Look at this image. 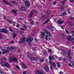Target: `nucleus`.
Wrapping results in <instances>:
<instances>
[{
    "mask_svg": "<svg viewBox=\"0 0 74 74\" xmlns=\"http://www.w3.org/2000/svg\"><path fill=\"white\" fill-rule=\"evenodd\" d=\"M22 11L26 10V8L24 7H22L20 9Z\"/></svg>",
    "mask_w": 74,
    "mask_h": 74,
    "instance_id": "f3484780",
    "label": "nucleus"
},
{
    "mask_svg": "<svg viewBox=\"0 0 74 74\" xmlns=\"http://www.w3.org/2000/svg\"><path fill=\"white\" fill-rule=\"evenodd\" d=\"M26 73H27V71H25L24 72H23V74H26Z\"/></svg>",
    "mask_w": 74,
    "mask_h": 74,
    "instance_id": "e433bc0d",
    "label": "nucleus"
},
{
    "mask_svg": "<svg viewBox=\"0 0 74 74\" xmlns=\"http://www.w3.org/2000/svg\"><path fill=\"white\" fill-rule=\"evenodd\" d=\"M10 30L11 32H13V30H12V29L11 27H10Z\"/></svg>",
    "mask_w": 74,
    "mask_h": 74,
    "instance_id": "37998d69",
    "label": "nucleus"
},
{
    "mask_svg": "<svg viewBox=\"0 0 74 74\" xmlns=\"http://www.w3.org/2000/svg\"><path fill=\"white\" fill-rule=\"evenodd\" d=\"M11 60L15 63L18 62V59L16 58H13L11 59Z\"/></svg>",
    "mask_w": 74,
    "mask_h": 74,
    "instance_id": "7ed1b4c3",
    "label": "nucleus"
},
{
    "mask_svg": "<svg viewBox=\"0 0 74 74\" xmlns=\"http://www.w3.org/2000/svg\"><path fill=\"white\" fill-rule=\"evenodd\" d=\"M1 64L2 65V66H4L5 67H10V64L7 62H2L1 63Z\"/></svg>",
    "mask_w": 74,
    "mask_h": 74,
    "instance_id": "f257e3e1",
    "label": "nucleus"
},
{
    "mask_svg": "<svg viewBox=\"0 0 74 74\" xmlns=\"http://www.w3.org/2000/svg\"><path fill=\"white\" fill-rule=\"evenodd\" d=\"M54 59H55V58H54V57H53L52 56H51L49 57V60L51 61V60H53Z\"/></svg>",
    "mask_w": 74,
    "mask_h": 74,
    "instance_id": "ddd939ff",
    "label": "nucleus"
},
{
    "mask_svg": "<svg viewBox=\"0 0 74 74\" xmlns=\"http://www.w3.org/2000/svg\"><path fill=\"white\" fill-rule=\"evenodd\" d=\"M49 22V21H48V20H46L45 22H44V24H46V23H48Z\"/></svg>",
    "mask_w": 74,
    "mask_h": 74,
    "instance_id": "cd10ccee",
    "label": "nucleus"
},
{
    "mask_svg": "<svg viewBox=\"0 0 74 74\" xmlns=\"http://www.w3.org/2000/svg\"><path fill=\"white\" fill-rule=\"evenodd\" d=\"M22 66L23 68V69H27V66L25 64H22Z\"/></svg>",
    "mask_w": 74,
    "mask_h": 74,
    "instance_id": "2eb2a0df",
    "label": "nucleus"
},
{
    "mask_svg": "<svg viewBox=\"0 0 74 74\" xmlns=\"http://www.w3.org/2000/svg\"><path fill=\"white\" fill-rule=\"evenodd\" d=\"M48 51L49 52H52V51L51 49H49Z\"/></svg>",
    "mask_w": 74,
    "mask_h": 74,
    "instance_id": "09e8293b",
    "label": "nucleus"
},
{
    "mask_svg": "<svg viewBox=\"0 0 74 74\" xmlns=\"http://www.w3.org/2000/svg\"><path fill=\"white\" fill-rule=\"evenodd\" d=\"M71 41L73 44L74 43V38L71 40Z\"/></svg>",
    "mask_w": 74,
    "mask_h": 74,
    "instance_id": "c85d7f7f",
    "label": "nucleus"
},
{
    "mask_svg": "<svg viewBox=\"0 0 74 74\" xmlns=\"http://www.w3.org/2000/svg\"><path fill=\"white\" fill-rule=\"evenodd\" d=\"M61 27L62 29H63L64 30V25H61Z\"/></svg>",
    "mask_w": 74,
    "mask_h": 74,
    "instance_id": "ea45409f",
    "label": "nucleus"
},
{
    "mask_svg": "<svg viewBox=\"0 0 74 74\" xmlns=\"http://www.w3.org/2000/svg\"><path fill=\"white\" fill-rule=\"evenodd\" d=\"M0 32H4L6 34H7L8 33V31H7V29L5 28L0 29Z\"/></svg>",
    "mask_w": 74,
    "mask_h": 74,
    "instance_id": "f03ea898",
    "label": "nucleus"
},
{
    "mask_svg": "<svg viewBox=\"0 0 74 74\" xmlns=\"http://www.w3.org/2000/svg\"><path fill=\"white\" fill-rule=\"evenodd\" d=\"M29 59L30 60H31V61H32V60H33V58H32L29 57Z\"/></svg>",
    "mask_w": 74,
    "mask_h": 74,
    "instance_id": "49530a36",
    "label": "nucleus"
},
{
    "mask_svg": "<svg viewBox=\"0 0 74 74\" xmlns=\"http://www.w3.org/2000/svg\"><path fill=\"white\" fill-rule=\"evenodd\" d=\"M68 59H72V57L70 56H68Z\"/></svg>",
    "mask_w": 74,
    "mask_h": 74,
    "instance_id": "393cba45",
    "label": "nucleus"
},
{
    "mask_svg": "<svg viewBox=\"0 0 74 74\" xmlns=\"http://www.w3.org/2000/svg\"><path fill=\"white\" fill-rule=\"evenodd\" d=\"M13 38H15V37L16 36V33H14L13 34Z\"/></svg>",
    "mask_w": 74,
    "mask_h": 74,
    "instance_id": "aec40b11",
    "label": "nucleus"
},
{
    "mask_svg": "<svg viewBox=\"0 0 74 74\" xmlns=\"http://www.w3.org/2000/svg\"><path fill=\"white\" fill-rule=\"evenodd\" d=\"M47 34L49 37H51V33H50L49 32H48Z\"/></svg>",
    "mask_w": 74,
    "mask_h": 74,
    "instance_id": "bb28decb",
    "label": "nucleus"
},
{
    "mask_svg": "<svg viewBox=\"0 0 74 74\" xmlns=\"http://www.w3.org/2000/svg\"><path fill=\"white\" fill-rule=\"evenodd\" d=\"M44 54L45 55H47V52L46 51H44Z\"/></svg>",
    "mask_w": 74,
    "mask_h": 74,
    "instance_id": "864d4df0",
    "label": "nucleus"
},
{
    "mask_svg": "<svg viewBox=\"0 0 74 74\" xmlns=\"http://www.w3.org/2000/svg\"><path fill=\"white\" fill-rule=\"evenodd\" d=\"M25 42V38H23L19 41V42L20 44H21L22 42Z\"/></svg>",
    "mask_w": 74,
    "mask_h": 74,
    "instance_id": "423d86ee",
    "label": "nucleus"
},
{
    "mask_svg": "<svg viewBox=\"0 0 74 74\" xmlns=\"http://www.w3.org/2000/svg\"><path fill=\"white\" fill-rule=\"evenodd\" d=\"M49 62L50 63V64H52V62L51 61H50Z\"/></svg>",
    "mask_w": 74,
    "mask_h": 74,
    "instance_id": "bf43d9fd",
    "label": "nucleus"
},
{
    "mask_svg": "<svg viewBox=\"0 0 74 74\" xmlns=\"http://www.w3.org/2000/svg\"><path fill=\"white\" fill-rule=\"evenodd\" d=\"M66 15V12H64L63 13L62 16H64V15Z\"/></svg>",
    "mask_w": 74,
    "mask_h": 74,
    "instance_id": "de8ad7c7",
    "label": "nucleus"
},
{
    "mask_svg": "<svg viewBox=\"0 0 74 74\" xmlns=\"http://www.w3.org/2000/svg\"><path fill=\"white\" fill-rule=\"evenodd\" d=\"M68 25L70 26H73L74 25V23L71 21H69L68 22Z\"/></svg>",
    "mask_w": 74,
    "mask_h": 74,
    "instance_id": "6e6552de",
    "label": "nucleus"
},
{
    "mask_svg": "<svg viewBox=\"0 0 74 74\" xmlns=\"http://www.w3.org/2000/svg\"><path fill=\"white\" fill-rule=\"evenodd\" d=\"M57 66L58 67H60L61 66V65L60 64H59V65H57Z\"/></svg>",
    "mask_w": 74,
    "mask_h": 74,
    "instance_id": "680f3d73",
    "label": "nucleus"
},
{
    "mask_svg": "<svg viewBox=\"0 0 74 74\" xmlns=\"http://www.w3.org/2000/svg\"><path fill=\"white\" fill-rule=\"evenodd\" d=\"M71 33H73L72 34V35L73 36H74V31H71Z\"/></svg>",
    "mask_w": 74,
    "mask_h": 74,
    "instance_id": "a19ab883",
    "label": "nucleus"
},
{
    "mask_svg": "<svg viewBox=\"0 0 74 74\" xmlns=\"http://www.w3.org/2000/svg\"><path fill=\"white\" fill-rule=\"evenodd\" d=\"M57 4V2L56 1H54L53 3V4Z\"/></svg>",
    "mask_w": 74,
    "mask_h": 74,
    "instance_id": "603ef678",
    "label": "nucleus"
},
{
    "mask_svg": "<svg viewBox=\"0 0 74 74\" xmlns=\"http://www.w3.org/2000/svg\"><path fill=\"white\" fill-rule=\"evenodd\" d=\"M3 1L4 3L5 4H6V5H11L10 3L9 2V1H7L5 0H3Z\"/></svg>",
    "mask_w": 74,
    "mask_h": 74,
    "instance_id": "39448f33",
    "label": "nucleus"
},
{
    "mask_svg": "<svg viewBox=\"0 0 74 74\" xmlns=\"http://www.w3.org/2000/svg\"><path fill=\"white\" fill-rule=\"evenodd\" d=\"M34 60H35V61H36V60H37V58L36 57L34 58Z\"/></svg>",
    "mask_w": 74,
    "mask_h": 74,
    "instance_id": "79ce46f5",
    "label": "nucleus"
},
{
    "mask_svg": "<svg viewBox=\"0 0 74 74\" xmlns=\"http://www.w3.org/2000/svg\"><path fill=\"white\" fill-rule=\"evenodd\" d=\"M46 28L48 29H52V27H49L48 26H46Z\"/></svg>",
    "mask_w": 74,
    "mask_h": 74,
    "instance_id": "b1692460",
    "label": "nucleus"
},
{
    "mask_svg": "<svg viewBox=\"0 0 74 74\" xmlns=\"http://www.w3.org/2000/svg\"><path fill=\"white\" fill-rule=\"evenodd\" d=\"M43 61H44V59L42 58H41L40 60V62H42Z\"/></svg>",
    "mask_w": 74,
    "mask_h": 74,
    "instance_id": "f704fd0d",
    "label": "nucleus"
},
{
    "mask_svg": "<svg viewBox=\"0 0 74 74\" xmlns=\"http://www.w3.org/2000/svg\"><path fill=\"white\" fill-rule=\"evenodd\" d=\"M68 65L69 66H70V67H71V64H69Z\"/></svg>",
    "mask_w": 74,
    "mask_h": 74,
    "instance_id": "052dcab7",
    "label": "nucleus"
},
{
    "mask_svg": "<svg viewBox=\"0 0 74 74\" xmlns=\"http://www.w3.org/2000/svg\"><path fill=\"white\" fill-rule=\"evenodd\" d=\"M11 3L13 4H15L16 3V1H12Z\"/></svg>",
    "mask_w": 74,
    "mask_h": 74,
    "instance_id": "a878e982",
    "label": "nucleus"
},
{
    "mask_svg": "<svg viewBox=\"0 0 74 74\" xmlns=\"http://www.w3.org/2000/svg\"><path fill=\"white\" fill-rule=\"evenodd\" d=\"M70 1L71 2H74V0H70Z\"/></svg>",
    "mask_w": 74,
    "mask_h": 74,
    "instance_id": "338daca9",
    "label": "nucleus"
},
{
    "mask_svg": "<svg viewBox=\"0 0 74 74\" xmlns=\"http://www.w3.org/2000/svg\"><path fill=\"white\" fill-rule=\"evenodd\" d=\"M67 38L68 40L70 41L71 40V38H72V36H71L69 35L67 37Z\"/></svg>",
    "mask_w": 74,
    "mask_h": 74,
    "instance_id": "4468645a",
    "label": "nucleus"
},
{
    "mask_svg": "<svg viewBox=\"0 0 74 74\" xmlns=\"http://www.w3.org/2000/svg\"><path fill=\"white\" fill-rule=\"evenodd\" d=\"M65 32L66 33H67V34H69V31L67 30V29H65Z\"/></svg>",
    "mask_w": 74,
    "mask_h": 74,
    "instance_id": "c9c22d12",
    "label": "nucleus"
},
{
    "mask_svg": "<svg viewBox=\"0 0 74 74\" xmlns=\"http://www.w3.org/2000/svg\"><path fill=\"white\" fill-rule=\"evenodd\" d=\"M36 73L37 74H44V73H42V72L39 71H37Z\"/></svg>",
    "mask_w": 74,
    "mask_h": 74,
    "instance_id": "a211bd4d",
    "label": "nucleus"
},
{
    "mask_svg": "<svg viewBox=\"0 0 74 74\" xmlns=\"http://www.w3.org/2000/svg\"><path fill=\"white\" fill-rule=\"evenodd\" d=\"M45 68L44 70L45 71H46V72H47V73H48V71H49V68H48V66H45Z\"/></svg>",
    "mask_w": 74,
    "mask_h": 74,
    "instance_id": "0eeeda50",
    "label": "nucleus"
},
{
    "mask_svg": "<svg viewBox=\"0 0 74 74\" xmlns=\"http://www.w3.org/2000/svg\"><path fill=\"white\" fill-rule=\"evenodd\" d=\"M42 20H44V19H45V16H43L42 17Z\"/></svg>",
    "mask_w": 74,
    "mask_h": 74,
    "instance_id": "7c9ffc66",
    "label": "nucleus"
},
{
    "mask_svg": "<svg viewBox=\"0 0 74 74\" xmlns=\"http://www.w3.org/2000/svg\"><path fill=\"white\" fill-rule=\"evenodd\" d=\"M33 38H30V37H29L28 39H27V38L26 42H27L29 40L31 41H33Z\"/></svg>",
    "mask_w": 74,
    "mask_h": 74,
    "instance_id": "9d476101",
    "label": "nucleus"
},
{
    "mask_svg": "<svg viewBox=\"0 0 74 74\" xmlns=\"http://www.w3.org/2000/svg\"><path fill=\"white\" fill-rule=\"evenodd\" d=\"M5 51L6 53H8L9 52V50L6 49H5Z\"/></svg>",
    "mask_w": 74,
    "mask_h": 74,
    "instance_id": "473e14b6",
    "label": "nucleus"
},
{
    "mask_svg": "<svg viewBox=\"0 0 74 74\" xmlns=\"http://www.w3.org/2000/svg\"><path fill=\"white\" fill-rule=\"evenodd\" d=\"M47 13L48 14H50V13H51V10H48V11L47 12Z\"/></svg>",
    "mask_w": 74,
    "mask_h": 74,
    "instance_id": "c756f323",
    "label": "nucleus"
},
{
    "mask_svg": "<svg viewBox=\"0 0 74 74\" xmlns=\"http://www.w3.org/2000/svg\"><path fill=\"white\" fill-rule=\"evenodd\" d=\"M14 14H16V15L17 14V13L16 12V10L15 11V12H14Z\"/></svg>",
    "mask_w": 74,
    "mask_h": 74,
    "instance_id": "4d7b16f0",
    "label": "nucleus"
},
{
    "mask_svg": "<svg viewBox=\"0 0 74 74\" xmlns=\"http://www.w3.org/2000/svg\"><path fill=\"white\" fill-rule=\"evenodd\" d=\"M34 11H33L29 15V16L30 18H32L33 16V14H34Z\"/></svg>",
    "mask_w": 74,
    "mask_h": 74,
    "instance_id": "f8f14e48",
    "label": "nucleus"
},
{
    "mask_svg": "<svg viewBox=\"0 0 74 74\" xmlns=\"http://www.w3.org/2000/svg\"><path fill=\"white\" fill-rule=\"evenodd\" d=\"M70 19L71 20H73V19H74V18L73 17H71L70 18Z\"/></svg>",
    "mask_w": 74,
    "mask_h": 74,
    "instance_id": "69168bd1",
    "label": "nucleus"
},
{
    "mask_svg": "<svg viewBox=\"0 0 74 74\" xmlns=\"http://www.w3.org/2000/svg\"><path fill=\"white\" fill-rule=\"evenodd\" d=\"M62 37L63 38H65V36H64V35L63 34H62Z\"/></svg>",
    "mask_w": 74,
    "mask_h": 74,
    "instance_id": "a18cd8bd",
    "label": "nucleus"
},
{
    "mask_svg": "<svg viewBox=\"0 0 74 74\" xmlns=\"http://www.w3.org/2000/svg\"><path fill=\"white\" fill-rule=\"evenodd\" d=\"M31 24H32V25H34V22L33 21L31 22Z\"/></svg>",
    "mask_w": 74,
    "mask_h": 74,
    "instance_id": "6e6d98bb",
    "label": "nucleus"
},
{
    "mask_svg": "<svg viewBox=\"0 0 74 74\" xmlns=\"http://www.w3.org/2000/svg\"><path fill=\"white\" fill-rule=\"evenodd\" d=\"M61 3L62 4L64 5L65 4V2H64L62 1L61 2Z\"/></svg>",
    "mask_w": 74,
    "mask_h": 74,
    "instance_id": "58836bf2",
    "label": "nucleus"
},
{
    "mask_svg": "<svg viewBox=\"0 0 74 74\" xmlns=\"http://www.w3.org/2000/svg\"><path fill=\"white\" fill-rule=\"evenodd\" d=\"M6 53L5 49H4L2 50V54H5Z\"/></svg>",
    "mask_w": 74,
    "mask_h": 74,
    "instance_id": "6ab92c4d",
    "label": "nucleus"
},
{
    "mask_svg": "<svg viewBox=\"0 0 74 74\" xmlns=\"http://www.w3.org/2000/svg\"><path fill=\"white\" fill-rule=\"evenodd\" d=\"M16 67L17 69H18V70H19L20 69L19 66H18L16 65Z\"/></svg>",
    "mask_w": 74,
    "mask_h": 74,
    "instance_id": "4c0bfd02",
    "label": "nucleus"
},
{
    "mask_svg": "<svg viewBox=\"0 0 74 74\" xmlns=\"http://www.w3.org/2000/svg\"><path fill=\"white\" fill-rule=\"evenodd\" d=\"M56 64L57 66H58V65L60 64V63L59 62H58L56 63Z\"/></svg>",
    "mask_w": 74,
    "mask_h": 74,
    "instance_id": "8fccbe9b",
    "label": "nucleus"
},
{
    "mask_svg": "<svg viewBox=\"0 0 74 74\" xmlns=\"http://www.w3.org/2000/svg\"><path fill=\"white\" fill-rule=\"evenodd\" d=\"M16 11V10L15 9H13L12 10H11V11L12 12H14Z\"/></svg>",
    "mask_w": 74,
    "mask_h": 74,
    "instance_id": "72a5a7b5",
    "label": "nucleus"
},
{
    "mask_svg": "<svg viewBox=\"0 0 74 74\" xmlns=\"http://www.w3.org/2000/svg\"><path fill=\"white\" fill-rule=\"evenodd\" d=\"M15 48L14 47H10L8 46L7 47V49H9V50H11L12 49H14Z\"/></svg>",
    "mask_w": 74,
    "mask_h": 74,
    "instance_id": "1a4fd4ad",
    "label": "nucleus"
},
{
    "mask_svg": "<svg viewBox=\"0 0 74 74\" xmlns=\"http://www.w3.org/2000/svg\"><path fill=\"white\" fill-rule=\"evenodd\" d=\"M52 64H53V67L54 68H55L56 67V64H55V63H54V62H53Z\"/></svg>",
    "mask_w": 74,
    "mask_h": 74,
    "instance_id": "4be33fe9",
    "label": "nucleus"
},
{
    "mask_svg": "<svg viewBox=\"0 0 74 74\" xmlns=\"http://www.w3.org/2000/svg\"><path fill=\"white\" fill-rule=\"evenodd\" d=\"M59 73L60 74H62V71H61Z\"/></svg>",
    "mask_w": 74,
    "mask_h": 74,
    "instance_id": "774afa93",
    "label": "nucleus"
},
{
    "mask_svg": "<svg viewBox=\"0 0 74 74\" xmlns=\"http://www.w3.org/2000/svg\"><path fill=\"white\" fill-rule=\"evenodd\" d=\"M6 60V58H3L2 59V61H4V60Z\"/></svg>",
    "mask_w": 74,
    "mask_h": 74,
    "instance_id": "2f4dec72",
    "label": "nucleus"
},
{
    "mask_svg": "<svg viewBox=\"0 0 74 74\" xmlns=\"http://www.w3.org/2000/svg\"><path fill=\"white\" fill-rule=\"evenodd\" d=\"M50 68L51 70H53V67H52V66H50Z\"/></svg>",
    "mask_w": 74,
    "mask_h": 74,
    "instance_id": "3c124183",
    "label": "nucleus"
},
{
    "mask_svg": "<svg viewBox=\"0 0 74 74\" xmlns=\"http://www.w3.org/2000/svg\"><path fill=\"white\" fill-rule=\"evenodd\" d=\"M24 3L26 6H27V7H30V2H27V1H24Z\"/></svg>",
    "mask_w": 74,
    "mask_h": 74,
    "instance_id": "20e7f679",
    "label": "nucleus"
},
{
    "mask_svg": "<svg viewBox=\"0 0 74 74\" xmlns=\"http://www.w3.org/2000/svg\"><path fill=\"white\" fill-rule=\"evenodd\" d=\"M20 29V30H23V31H24V30H25V29L23 28H21Z\"/></svg>",
    "mask_w": 74,
    "mask_h": 74,
    "instance_id": "c03bdc74",
    "label": "nucleus"
},
{
    "mask_svg": "<svg viewBox=\"0 0 74 74\" xmlns=\"http://www.w3.org/2000/svg\"><path fill=\"white\" fill-rule=\"evenodd\" d=\"M28 45L30 46V47H31V46H32V45L30 44V42L29 43Z\"/></svg>",
    "mask_w": 74,
    "mask_h": 74,
    "instance_id": "13d9d810",
    "label": "nucleus"
},
{
    "mask_svg": "<svg viewBox=\"0 0 74 74\" xmlns=\"http://www.w3.org/2000/svg\"><path fill=\"white\" fill-rule=\"evenodd\" d=\"M44 31L45 33L47 34L49 32H48L45 29H44Z\"/></svg>",
    "mask_w": 74,
    "mask_h": 74,
    "instance_id": "5701e85b",
    "label": "nucleus"
},
{
    "mask_svg": "<svg viewBox=\"0 0 74 74\" xmlns=\"http://www.w3.org/2000/svg\"><path fill=\"white\" fill-rule=\"evenodd\" d=\"M58 22L59 24L60 25H62L63 23V21H61L60 20H58Z\"/></svg>",
    "mask_w": 74,
    "mask_h": 74,
    "instance_id": "dca6fc26",
    "label": "nucleus"
},
{
    "mask_svg": "<svg viewBox=\"0 0 74 74\" xmlns=\"http://www.w3.org/2000/svg\"><path fill=\"white\" fill-rule=\"evenodd\" d=\"M45 32H42L41 33V35H40V37L42 38H44V36H45Z\"/></svg>",
    "mask_w": 74,
    "mask_h": 74,
    "instance_id": "9b49d317",
    "label": "nucleus"
},
{
    "mask_svg": "<svg viewBox=\"0 0 74 74\" xmlns=\"http://www.w3.org/2000/svg\"><path fill=\"white\" fill-rule=\"evenodd\" d=\"M71 54V51L69 50V51L68 52V56H70Z\"/></svg>",
    "mask_w": 74,
    "mask_h": 74,
    "instance_id": "412c9836",
    "label": "nucleus"
},
{
    "mask_svg": "<svg viewBox=\"0 0 74 74\" xmlns=\"http://www.w3.org/2000/svg\"><path fill=\"white\" fill-rule=\"evenodd\" d=\"M71 63H72V65L73 64H74V62L73 61H71Z\"/></svg>",
    "mask_w": 74,
    "mask_h": 74,
    "instance_id": "e2e57ef3",
    "label": "nucleus"
},
{
    "mask_svg": "<svg viewBox=\"0 0 74 74\" xmlns=\"http://www.w3.org/2000/svg\"><path fill=\"white\" fill-rule=\"evenodd\" d=\"M12 73H13V74H15V72H14V71H12Z\"/></svg>",
    "mask_w": 74,
    "mask_h": 74,
    "instance_id": "5fc2aeb1",
    "label": "nucleus"
},
{
    "mask_svg": "<svg viewBox=\"0 0 74 74\" xmlns=\"http://www.w3.org/2000/svg\"><path fill=\"white\" fill-rule=\"evenodd\" d=\"M10 42L11 44H14V42L13 41H11Z\"/></svg>",
    "mask_w": 74,
    "mask_h": 74,
    "instance_id": "0e129e2a",
    "label": "nucleus"
}]
</instances>
